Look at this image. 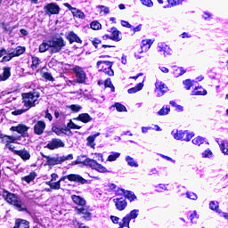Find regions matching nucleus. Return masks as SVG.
<instances>
[{
    "mask_svg": "<svg viewBox=\"0 0 228 228\" xmlns=\"http://www.w3.org/2000/svg\"><path fill=\"white\" fill-rule=\"evenodd\" d=\"M143 88V83H139L136 86L128 89V94H136V92H140Z\"/></svg>",
    "mask_w": 228,
    "mask_h": 228,
    "instance_id": "nucleus-32",
    "label": "nucleus"
},
{
    "mask_svg": "<svg viewBox=\"0 0 228 228\" xmlns=\"http://www.w3.org/2000/svg\"><path fill=\"white\" fill-rule=\"evenodd\" d=\"M45 159H46V165H48L49 167H54V165H61V163L69 159H74V155L69 154L67 156H62V157L45 156Z\"/></svg>",
    "mask_w": 228,
    "mask_h": 228,
    "instance_id": "nucleus-4",
    "label": "nucleus"
},
{
    "mask_svg": "<svg viewBox=\"0 0 228 228\" xmlns=\"http://www.w3.org/2000/svg\"><path fill=\"white\" fill-rule=\"evenodd\" d=\"M142 4L144 6H148L149 8L152 7V1L151 0H141Z\"/></svg>",
    "mask_w": 228,
    "mask_h": 228,
    "instance_id": "nucleus-52",
    "label": "nucleus"
},
{
    "mask_svg": "<svg viewBox=\"0 0 228 228\" xmlns=\"http://www.w3.org/2000/svg\"><path fill=\"white\" fill-rule=\"evenodd\" d=\"M167 45H159V51L161 52V51H163L164 52V54H165V53L167 52Z\"/></svg>",
    "mask_w": 228,
    "mask_h": 228,
    "instance_id": "nucleus-63",
    "label": "nucleus"
},
{
    "mask_svg": "<svg viewBox=\"0 0 228 228\" xmlns=\"http://www.w3.org/2000/svg\"><path fill=\"white\" fill-rule=\"evenodd\" d=\"M186 195L188 199H191V200H197V194L193 192H187Z\"/></svg>",
    "mask_w": 228,
    "mask_h": 228,
    "instance_id": "nucleus-53",
    "label": "nucleus"
},
{
    "mask_svg": "<svg viewBox=\"0 0 228 228\" xmlns=\"http://www.w3.org/2000/svg\"><path fill=\"white\" fill-rule=\"evenodd\" d=\"M48 44H50L51 54H56V53H60V51H61L65 45H67L65 39H63L61 37L49 40Z\"/></svg>",
    "mask_w": 228,
    "mask_h": 228,
    "instance_id": "nucleus-3",
    "label": "nucleus"
},
{
    "mask_svg": "<svg viewBox=\"0 0 228 228\" xmlns=\"http://www.w3.org/2000/svg\"><path fill=\"white\" fill-rule=\"evenodd\" d=\"M2 143H13L16 140H19L16 136L11 135H0Z\"/></svg>",
    "mask_w": 228,
    "mask_h": 228,
    "instance_id": "nucleus-23",
    "label": "nucleus"
},
{
    "mask_svg": "<svg viewBox=\"0 0 228 228\" xmlns=\"http://www.w3.org/2000/svg\"><path fill=\"white\" fill-rule=\"evenodd\" d=\"M220 149L224 154L228 156V143L225 141H222L220 143Z\"/></svg>",
    "mask_w": 228,
    "mask_h": 228,
    "instance_id": "nucleus-36",
    "label": "nucleus"
},
{
    "mask_svg": "<svg viewBox=\"0 0 228 228\" xmlns=\"http://www.w3.org/2000/svg\"><path fill=\"white\" fill-rule=\"evenodd\" d=\"M99 134H101L100 133H97L94 135H90L89 137H87V145H89L90 147H92V149H95V138L96 136H99Z\"/></svg>",
    "mask_w": 228,
    "mask_h": 228,
    "instance_id": "nucleus-27",
    "label": "nucleus"
},
{
    "mask_svg": "<svg viewBox=\"0 0 228 228\" xmlns=\"http://www.w3.org/2000/svg\"><path fill=\"white\" fill-rule=\"evenodd\" d=\"M113 202L115 203L116 209H118V211H124V209L127 208V201H126L124 198L114 199Z\"/></svg>",
    "mask_w": 228,
    "mask_h": 228,
    "instance_id": "nucleus-14",
    "label": "nucleus"
},
{
    "mask_svg": "<svg viewBox=\"0 0 228 228\" xmlns=\"http://www.w3.org/2000/svg\"><path fill=\"white\" fill-rule=\"evenodd\" d=\"M138 216V210L134 209L132 210L126 216L123 217L122 222L119 223V227L118 228H124V227H128L129 228V223L131 220L136 218Z\"/></svg>",
    "mask_w": 228,
    "mask_h": 228,
    "instance_id": "nucleus-7",
    "label": "nucleus"
},
{
    "mask_svg": "<svg viewBox=\"0 0 228 228\" xmlns=\"http://www.w3.org/2000/svg\"><path fill=\"white\" fill-rule=\"evenodd\" d=\"M100 65H102V67H107L104 69L105 74L110 77L115 76V72L111 69L113 67V62L109 61H97V66L99 67Z\"/></svg>",
    "mask_w": 228,
    "mask_h": 228,
    "instance_id": "nucleus-9",
    "label": "nucleus"
},
{
    "mask_svg": "<svg viewBox=\"0 0 228 228\" xmlns=\"http://www.w3.org/2000/svg\"><path fill=\"white\" fill-rule=\"evenodd\" d=\"M64 6H65L66 8H68V9L71 12V13H72V12L75 10V8L72 7L71 4H69V3H65V4H64Z\"/></svg>",
    "mask_w": 228,
    "mask_h": 228,
    "instance_id": "nucleus-59",
    "label": "nucleus"
},
{
    "mask_svg": "<svg viewBox=\"0 0 228 228\" xmlns=\"http://www.w3.org/2000/svg\"><path fill=\"white\" fill-rule=\"evenodd\" d=\"M88 159H90V158H87L86 155H80L75 161V165H84L85 167H86Z\"/></svg>",
    "mask_w": 228,
    "mask_h": 228,
    "instance_id": "nucleus-25",
    "label": "nucleus"
},
{
    "mask_svg": "<svg viewBox=\"0 0 228 228\" xmlns=\"http://www.w3.org/2000/svg\"><path fill=\"white\" fill-rule=\"evenodd\" d=\"M110 220L113 222V224H118L119 218L115 216H110Z\"/></svg>",
    "mask_w": 228,
    "mask_h": 228,
    "instance_id": "nucleus-61",
    "label": "nucleus"
},
{
    "mask_svg": "<svg viewBox=\"0 0 228 228\" xmlns=\"http://www.w3.org/2000/svg\"><path fill=\"white\" fill-rule=\"evenodd\" d=\"M35 177H37V173L33 172L30 173L28 175L23 177V181H26V183H31V181H35Z\"/></svg>",
    "mask_w": 228,
    "mask_h": 228,
    "instance_id": "nucleus-38",
    "label": "nucleus"
},
{
    "mask_svg": "<svg viewBox=\"0 0 228 228\" xmlns=\"http://www.w3.org/2000/svg\"><path fill=\"white\" fill-rule=\"evenodd\" d=\"M76 120H79L80 122H83L84 124H88V122H91L92 117L88 113H82V114L78 115V117L76 118Z\"/></svg>",
    "mask_w": 228,
    "mask_h": 228,
    "instance_id": "nucleus-22",
    "label": "nucleus"
},
{
    "mask_svg": "<svg viewBox=\"0 0 228 228\" xmlns=\"http://www.w3.org/2000/svg\"><path fill=\"white\" fill-rule=\"evenodd\" d=\"M25 111H28V110H18L12 112V115L17 116V115H22V113H25Z\"/></svg>",
    "mask_w": 228,
    "mask_h": 228,
    "instance_id": "nucleus-56",
    "label": "nucleus"
},
{
    "mask_svg": "<svg viewBox=\"0 0 228 228\" xmlns=\"http://www.w3.org/2000/svg\"><path fill=\"white\" fill-rule=\"evenodd\" d=\"M86 167H89L90 168H93V170H96L97 172H100V174H106V172H108V169L106 168V167L99 164L97 161L92 159H89L87 160Z\"/></svg>",
    "mask_w": 228,
    "mask_h": 228,
    "instance_id": "nucleus-6",
    "label": "nucleus"
},
{
    "mask_svg": "<svg viewBox=\"0 0 228 228\" xmlns=\"http://www.w3.org/2000/svg\"><path fill=\"white\" fill-rule=\"evenodd\" d=\"M44 131H45V122L40 120L37 121V124L34 126V133L40 136L44 134Z\"/></svg>",
    "mask_w": 228,
    "mask_h": 228,
    "instance_id": "nucleus-16",
    "label": "nucleus"
},
{
    "mask_svg": "<svg viewBox=\"0 0 228 228\" xmlns=\"http://www.w3.org/2000/svg\"><path fill=\"white\" fill-rule=\"evenodd\" d=\"M175 140H183L184 142H190L193 138V134H188V132L177 131L174 134Z\"/></svg>",
    "mask_w": 228,
    "mask_h": 228,
    "instance_id": "nucleus-13",
    "label": "nucleus"
},
{
    "mask_svg": "<svg viewBox=\"0 0 228 228\" xmlns=\"http://www.w3.org/2000/svg\"><path fill=\"white\" fill-rule=\"evenodd\" d=\"M72 70L76 74L77 83H85L86 81V73L83 70V68L75 66Z\"/></svg>",
    "mask_w": 228,
    "mask_h": 228,
    "instance_id": "nucleus-8",
    "label": "nucleus"
},
{
    "mask_svg": "<svg viewBox=\"0 0 228 228\" xmlns=\"http://www.w3.org/2000/svg\"><path fill=\"white\" fill-rule=\"evenodd\" d=\"M61 147H65V142H63L61 139L58 138L52 139L46 145V148L49 149L50 151H54Z\"/></svg>",
    "mask_w": 228,
    "mask_h": 228,
    "instance_id": "nucleus-11",
    "label": "nucleus"
},
{
    "mask_svg": "<svg viewBox=\"0 0 228 228\" xmlns=\"http://www.w3.org/2000/svg\"><path fill=\"white\" fill-rule=\"evenodd\" d=\"M192 95H208V91L202 87H195L191 93Z\"/></svg>",
    "mask_w": 228,
    "mask_h": 228,
    "instance_id": "nucleus-28",
    "label": "nucleus"
},
{
    "mask_svg": "<svg viewBox=\"0 0 228 228\" xmlns=\"http://www.w3.org/2000/svg\"><path fill=\"white\" fill-rule=\"evenodd\" d=\"M28 127L26 125H18L17 126H12L11 131H16L19 134H21L19 138L22 140V138H26L28 136Z\"/></svg>",
    "mask_w": 228,
    "mask_h": 228,
    "instance_id": "nucleus-12",
    "label": "nucleus"
},
{
    "mask_svg": "<svg viewBox=\"0 0 228 228\" xmlns=\"http://www.w3.org/2000/svg\"><path fill=\"white\" fill-rule=\"evenodd\" d=\"M192 143L194 145H202V143H204V138L198 136V137L192 139Z\"/></svg>",
    "mask_w": 228,
    "mask_h": 228,
    "instance_id": "nucleus-45",
    "label": "nucleus"
},
{
    "mask_svg": "<svg viewBox=\"0 0 228 228\" xmlns=\"http://www.w3.org/2000/svg\"><path fill=\"white\" fill-rule=\"evenodd\" d=\"M211 156H213L211 150H207L203 153V158H211Z\"/></svg>",
    "mask_w": 228,
    "mask_h": 228,
    "instance_id": "nucleus-55",
    "label": "nucleus"
},
{
    "mask_svg": "<svg viewBox=\"0 0 228 228\" xmlns=\"http://www.w3.org/2000/svg\"><path fill=\"white\" fill-rule=\"evenodd\" d=\"M71 199L75 204H77V206H85L86 204V200L80 196L72 195Z\"/></svg>",
    "mask_w": 228,
    "mask_h": 228,
    "instance_id": "nucleus-24",
    "label": "nucleus"
},
{
    "mask_svg": "<svg viewBox=\"0 0 228 228\" xmlns=\"http://www.w3.org/2000/svg\"><path fill=\"white\" fill-rule=\"evenodd\" d=\"M10 76H12V73L10 72V68H4L3 74H0V81H6V79H8Z\"/></svg>",
    "mask_w": 228,
    "mask_h": 228,
    "instance_id": "nucleus-29",
    "label": "nucleus"
},
{
    "mask_svg": "<svg viewBox=\"0 0 228 228\" xmlns=\"http://www.w3.org/2000/svg\"><path fill=\"white\" fill-rule=\"evenodd\" d=\"M69 108L74 111V113H77L81 110V106L79 105H70Z\"/></svg>",
    "mask_w": 228,
    "mask_h": 228,
    "instance_id": "nucleus-54",
    "label": "nucleus"
},
{
    "mask_svg": "<svg viewBox=\"0 0 228 228\" xmlns=\"http://www.w3.org/2000/svg\"><path fill=\"white\" fill-rule=\"evenodd\" d=\"M51 47L49 41L45 42L44 41L40 45H39V53H45Z\"/></svg>",
    "mask_w": 228,
    "mask_h": 228,
    "instance_id": "nucleus-35",
    "label": "nucleus"
},
{
    "mask_svg": "<svg viewBox=\"0 0 228 228\" xmlns=\"http://www.w3.org/2000/svg\"><path fill=\"white\" fill-rule=\"evenodd\" d=\"M65 179H68V181H71L73 183H79L80 184H86L88 183V180L83 178V176L76 174H71L65 175L60 179V181L53 183H52V190H60L61 188V181H65Z\"/></svg>",
    "mask_w": 228,
    "mask_h": 228,
    "instance_id": "nucleus-2",
    "label": "nucleus"
},
{
    "mask_svg": "<svg viewBox=\"0 0 228 228\" xmlns=\"http://www.w3.org/2000/svg\"><path fill=\"white\" fill-rule=\"evenodd\" d=\"M126 199H128V200H130V202H133V200H136V195H134V192L131 191H125L122 190Z\"/></svg>",
    "mask_w": 228,
    "mask_h": 228,
    "instance_id": "nucleus-26",
    "label": "nucleus"
},
{
    "mask_svg": "<svg viewBox=\"0 0 228 228\" xmlns=\"http://www.w3.org/2000/svg\"><path fill=\"white\" fill-rule=\"evenodd\" d=\"M183 0H167V3L170 6H177V4H181Z\"/></svg>",
    "mask_w": 228,
    "mask_h": 228,
    "instance_id": "nucleus-47",
    "label": "nucleus"
},
{
    "mask_svg": "<svg viewBox=\"0 0 228 228\" xmlns=\"http://www.w3.org/2000/svg\"><path fill=\"white\" fill-rule=\"evenodd\" d=\"M13 228H29V222L24 219H16Z\"/></svg>",
    "mask_w": 228,
    "mask_h": 228,
    "instance_id": "nucleus-21",
    "label": "nucleus"
},
{
    "mask_svg": "<svg viewBox=\"0 0 228 228\" xmlns=\"http://www.w3.org/2000/svg\"><path fill=\"white\" fill-rule=\"evenodd\" d=\"M4 54H6V49L2 48L0 50V58H3Z\"/></svg>",
    "mask_w": 228,
    "mask_h": 228,
    "instance_id": "nucleus-64",
    "label": "nucleus"
},
{
    "mask_svg": "<svg viewBox=\"0 0 228 228\" xmlns=\"http://www.w3.org/2000/svg\"><path fill=\"white\" fill-rule=\"evenodd\" d=\"M91 29H94V31H97L98 29H101L102 28V25L99 23V21H93L90 24Z\"/></svg>",
    "mask_w": 228,
    "mask_h": 228,
    "instance_id": "nucleus-41",
    "label": "nucleus"
},
{
    "mask_svg": "<svg viewBox=\"0 0 228 228\" xmlns=\"http://www.w3.org/2000/svg\"><path fill=\"white\" fill-rule=\"evenodd\" d=\"M99 44H101V39L94 38L93 40V45H94V47H97V45H99Z\"/></svg>",
    "mask_w": 228,
    "mask_h": 228,
    "instance_id": "nucleus-60",
    "label": "nucleus"
},
{
    "mask_svg": "<svg viewBox=\"0 0 228 228\" xmlns=\"http://www.w3.org/2000/svg\"><path fill=\"white\" fill-rule=\"evenodd\" d=\"M43 77H45V79H46L47 81H54V77H53V75H51V73L49 72L44 73Z\"/></svg>",
    "mask_w": 228,
    "mask_h": 228,
    "instance_id": "nucleus-51",
    "label": "nucleus"
},
{
    "mask_svg": "<svg viewBox=\"0 0 228 228\" xmlns=\"http://www.w3.org/2000/svg\"><path fill=\"white\" fill-rule=\"evenodd\" d=\"M121 25L124 27V28H133V26L130 25L129 22L126 21V20H121Z\"/></svg>",
    "mask_w": 228,
    "mask_h": 228,
    "instance_id": "nucleus-58",
    "label": "nucleus"
},
{
    "mask_svg": "<svg viewBox=\"0 0 228 228\" xmlns=\"http://www.w3.org/2000/svg\"><path fill=\"white\" fill-rule=\"evenodd\" d=\"M52 131L53 133H55V134H57L58 136H60V134H63V133H65V131H70L67 128H60L58 126H53L52 127Z\"/></svg>",
    "mask_w": 228,
    "mask_h": 228,
    "instance_id": "nucleus-34",
    "label": "nucleus"
},
{
    "mask_svg": "<svg viewBox=\"0 0 228 228\" xmlns=\"http://www.w3.org/2000/svg\"><path fill=\"white\" fill-rule=\"evenodd\" d=\"M45 15H58L60 13V6L54 3H50L44 7Z\"/></svg>",
    "mask_w": 228,
    "mask_h": 228,
    "instance_id": "nucleus-10",
    "label": "nucleus"
},
{
    "mask_svg": "<svg viewBox=\"0 0 228 228\" xmlns=\"http://www.w3.org/2000/svg\"><path fill=\"white\" fill-rule=\"evenodd\" d=\"M98 8L101 10L102 12H103L105 15H108L110 13V8L104 6V5H99Z\"/></svg>",
    "mask_w": 228,
    "mask_h": 228,
    "instance_id": "nucleus-50",
    "label": "nucleus"
},
{
    "mask_svg": "<svg viewBox=\"0 0 228 228\" xmlns=\"http://www.w3.org/2000/svg\"><path fill=\"white\" fill-rule=\"evenodd\" d=\"M168 113H170V108L168 107H162L159 111H158V115H159V117H163L165 115H168Z\"/></svg>",
    "mask_w": 228,
    "mask_h": 228,
    "instance_id": "nucleus-40",
    "label": "nucleus"
},
{
    "mask_svg": "<svg viewBox=\"0 0 228 228\" xmlns=\"http://www.w3.org/2000/svg\"><path fill=\"white\" fill-rule=\"evenodd\" d=\"M112 31V37H110L108 35H105L104 37L107 38H110V40H114L115 42H120V37H118V35H120V31L117 29V28L113 27L111 28Z\"/></svg>",
    "mask_w": 228,
    "mask_h": 228,
    "instance_id": "nucleus-20",
    "label": "nucleus"
},
{
    "mask_svg": "<svg viewBox=\"0 0 228 228\" xmlns=\"http://www.w3.org/2000/svg\"><path fill=\"white\" fill-rule=\"evenodd\" d=\"M114 108H116L117 111H119V112L127 111V109H126V106L118 102L114 104Z\"/></svg>",
    "mask_w": 228,
    "mask_h": 228,
    "instance_id": "nucleus-42",
    "label": "nucleus"
},
{
    "mask_svg": "<svg viewBox=\"0 0 228 228\" xmlns=\"http://www.w3.org/2000/svg\"><path fill=\"white\" fill-rule=\"evenodd\" d=\"M12 152L16 154V156H20L23 161H28L29 158H31V154H29V151L28 150L23 149V150H13Z\"/></svg>",
    "mask_w": 228,
    "mask_h": 228,
    "instance_id": "nucleus-17",
    "label": "nucleus"
},
{
    "mask_svg": "<svg viewBox=\"0 0 228 228\" xmlns=\"http://www.w3.org/2000/svg\"><path fill=\"white\" fill-rule=\"evenodd\" d=\"M12 58H14V56L12 55V53H9V55L3 57V61H10V60H12Z\"/></svg>",
    "mask_w": 228,
    "mask_h": 228,
    "instance_id": "nucleus-57",
    "label": "nucleus"
},
{
    "mask_svg": "<svg viewBox=\"0 0 228 228\" xmlns=\"http://www.w3.org/2000/svg\"><path fill=\"white\" fill-rule=\"evenodd\" d=\"M155 86L159 97H162V95L168 92V87L163 82H156Z\"/></svg>",
    "mask_w": 228,
    "mask_h": 228,
    "instance_id": "nucleus-15",
    "label": "nucleus"
},
{
    "mask_svg": "<svg viewBox=\"0 0 228 228\" xmlns=\"http://www.w3.org/2000/svg\"><path fill=\"white\" fill-rule=\"evenodd\" d=\"M22 97H23L22 103L24 104V106L26 108H33V106H35V102L38 99V97H40V94L27 93V94H23Z\"/></svg>",
    "mask_w": 228,
    "mask_h": 228,
    "instance_id": "nucleus-5",
    "label": "nucleus"
},
{
    "mask_svg": "<svg viewBox=\"0 0 228 228\" xmlns=\"http://www.w3.org/2000/svg\"><path fill=\"white\" fill-rule=\"evenodd\" d=\"M71 13H72L73 17H78V19H85V17H86L85 12L79 9H76V8L73 9Z\"/></svg>",
    "mask_w": 228,
    "mask_h": 228,
    "instance_id": "nucleus-31",
    "label": "nucleus"
},
{
    "mask_svg": "<svg viewBox=\"0 0 228 228\" xmlns=\"http://www.w3.org/2000/svg\"><path fill=\"white\" fill-rule=\"evenodd\" d=\"M76 210L77 215H83V218L85 220H90V218H92V213L88 211V208L85 207H81V208H77Z\"/></svg>",
    "mask_w": 228,
    "mask_h": 228,
    "instance_id": "nucleus-18",
    "label": "nucleus"
},
{
    "mask_svg": "<svg viewBox=\"0 0 228 228\" xmlns=\"http://www.w3.org/2000/svg\"><path fill=\"white\" fill-rule=\"evenodd\" d=\"M142 49H145V51H147V49H151V45H152V41L151 39H146L142 40Z\"/></svg>",
    "mask_w": 228,
    "mask_h": 228,
    "instance_id": "nucleus-39",
    "label": "nucleus"
},
{
    "mask_svg": "<svg viewBox=\"0 0 228 228\" xmlns=\"http://www.w3.org/2000/svg\"><path fill=\"white\" fill-rule=\"evenodd\" d=\"M67 127H69V129H81V126L76 125L74 122H72V120L68 123Z\"/></svg>",
    "mask_w": 228,
    "mask_h": 228,
    "instance_id": "nucleus-48",
    "label": "nucleus"
},
{
    "mask_svg": "<svg viewBox=\"0 0 228 228\" xmlns=\"http://www.w3.org/2000/svg\"><path fill=\"white\" fill-rule=\"evenodd\" d=\"M119 156H120V153H119V152H114V153L109 155L107 160H108V161H116V159H117L118 158H119Z\"/></svg>",
    "mask_w": 228,
    "mask_h": 228,
    "instance_id": "nucleus-43",
    "label": "nucleus"
},
{
    "mask_svg": "<svg viewBox=\"0 0 228 228\" xmlns=\"http://www.w3.org/2000/svg\"><path fill=\"white\" fill-rule=\"evenodd\" d=\"M26 52V48L22 47V46H18L16 47V49L12 53V56H20V54H24V53Z\"/></svg>",
    "mask_w": 228,
    "mask_h": 228,
    "instance_id": "nucleus-30",
    "label": "nucleus"
},
{
    "mask_svg": "<svg viewBox=\"0 0 228 228\" xmlns=\"http://www.w3.org/2000/svg\"><path fill=\"white\" fill-rule=\"evenodd\" d=\"M2 195L4 199V200H6V202H8V204H12V206H15V208L18 211H26V209H28V208H26V205H24V203L22 202V200H20V198H19V196L12 193L6 190H4L2 191Z\"/></svg>",
    "mask_w": 228,
    "mask_h": 228,
    "instance_id": "nucleus-1",
    "label": "nucleus"
},
{
    "mask_svg": "<svg viewBox=\"0 0 228 228\" xmlns=\"http://www.w3.org/2000/svg\"><path fill=\"white\" fill-rule=\"evenodd\" d=\"M126 160L127 161V164L130 166V167H138V163H136L134 161V159L133 158H131L130 156H127L126 158Z\"/></svg>",
    "mask_w": 228,
    "mask_h": 228,
    "instance_id": "nucleus-44",
    "label": "nucleus"
},
{
    "mask_svg": "<svg viewBox=\"0 0 228 228\" xmlns=\"http://www.w3.org/2000/svg\"><path fill=\"white\" fill-rule=\"evenodd\" d=\"M183 83L186 90H190L191 88V86H193V82L190 79H186Z\"/></svg>",
    "mask_w": 228,
    "mask_h": 228,
    "instance_id": "nucleus-46",
    "label": "nucleus"
},
{
    "mask_svg": "<svg viewBox=\"0 0 228 228\" xmlns=\"http://www.w3.org/2000/svg\"><path fill=\"white\" fill-rule=\"evenodd\" d=\"M45 118H48V120H53V115H51V113H49V110H46V113H45Z\"/></svg>",
    "mask_w": 228,
    "mask_h": 228,
    "instance_id": "nucleus-62",
    "label": "nucleus"
},
{
    "mask_svg": "<svg viewBox=\"0 0 228 228\" xmlns=\"http://www.w3.org/2000/svg\"><path fill=\"white\" fill-rule=\"evenodd\" d=\"M104 86L105 88H110L111 92H115V86L111 83V78H107L104 81Z\"/></svg>",
    "mask_w": 228,
    "mask_h": 228,
    "instance_id": "nucleus-37",
    "label": "nucleus"
},
{
    "mask_svg": "<svg viewBox=\"0 0 228 228\" xmlns=\"http://www.w3.org/2000/svg\"><path fill=\"white\" fill-rule=\"evenodd\" d=\"M209 208L212 209V211H218V202L216 203L215 201H211Z\"/></svg>",
    "mask_w": 228,
    "mask_h": 228,
    "instance_id": "nucleus-49",
    "label": "nucleus"
},
{
    "mask_svg": "<svg viewBox=\"0 0 228 228\" xmlns=\"http://www.w3.org/2000/svg\"><path fill=\"white\" fill-rule=\"evenodd\" d=\"M67 40H69V44H74V42L77 44H83V40H81V38L77 37V34L74 33V31L69 32Z\"/></svg>",
    "mask_w": 228,
    "mask_h": 228,
    "instance_id": "nucleus-19",
    "label": "nucleus"
},
{
    "mask_svg": "<svg viewBox=\"0 0 228 228\" xmlns=\"http://www.w3.org/2000/svg\"><path fill=\"white\" fill-rule=\"evenodd\" d=\"M40 63H42V61H40V59H38V57H33L31 64L32 70H36V69H38V65H40Z\"/></svg>",
    "mask_w": 228,
    "mask_h": 228,
    "instance_id": "nucleus-33",
    "label": "nucleus"
}]
</instances>
